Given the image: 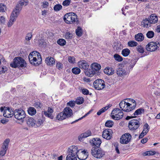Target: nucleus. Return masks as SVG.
<instances>
[{
    "label": "nucleus",
    "instance_id": "obj_1",
    "mask_svg": "<svg viewBox=\"0 0 160 160\" xmlns=\"http://www.w3.org/2000/svg\"><path fill=\"white\" fill-rule=\"evenodd\" d=\"M28 0H20L17 5L16 8L11 14L9 20L14 22L16 20L15 17H17L22 8L23 5L26 6L28 3Z\"/></svg>",
    "mask_w": 160,
    "mask_h": 160
},
{
    "label": "nucleus",
    "instance_id": "obj_2",
    "mask_svg": "<svg viewBox=\"0 0 160 160\" xmlns=\"http://www.w3.org/2000/svg\"><path fill=\"white\" fill-rule=\"evenodd\" d=\"M80 150H78L77 146H72L68 148L67 151L68 153L66 157V160H77V155Z\"/></svg>",
    "mask_w": 160,
    "mask_h": 160
},
{
    "label": "nucleus",
    "instance_id": "obj_3",
    "mask_svg": "<svg viewBox=\"0 0 160 160\" xmlns=\"http://www.w3.org/2000/svg\"><path fill=\"white\" fill-rule=\"evenodd\" d=\"M26 65L27 64L24 59L19 57H15L13 62L10 64V66L13 68L25 67Z\"/></svg>",
    "mask_w": 160,
    "mask_h": 160
},
{
    "label": "nucleus",
    "instance_id": "obj_4",
    "mask_svg": "<svg viewBox=\"0 0 160 160\" xmlns=\"http://www.w3.org/2000/svg\"><path fill=\"white\" fill-rule=\"evenodd\" d=\"M72 115V110L69 107L65 108L63 112H60L57 115L56 118L57 119L62 120L66 118L70 117Z\"/></svg>",
    "mask_w": 160,
    "mask_h": 160
},
{
    "label": "nucleus",
    "instance_id": "obj_5",
    "mask_svg": "<svg viewBox=\"0 0 160 160\" xmlns=\"http://www.w3.org/2000/svg\"><path fill=\"white\" fill-rule=\"evenodd\" d=\"M63 20L68 24H72L76 22V23H77L78 21L77 15L72 12L66 14L64 16Z\"/></svg>",
    "mask_w": 160,
    "mask_h": 160
},
{
    "label": "nucleus",
    "instance_id": "obj_6",
    "mask_svg": "<svg viewBox=\"0 0 160 160\" xmlns=\"http://www.w3.org/2000/svg\"><path fill=\"white\" fill-rule=\"evenodd\" d=\"M91 153L93 157L97 158H101L105 155V152L100 148H92Z\"/></svg>",
    "mask_w": 160,
    "mask_h": 160
},
{
    "label": "nucleus",
    "instance_id": "obj_7",
    "mask_svg": "<svg viewBox=\"0 0 160 160\" xmlns=\"http://www.w3.org/2000/svg\"><path fill=\"white\" fill-rule=\"evenodd\" d=\"M13 114L15 118L23 122V119L26 117V113L24 110L21 109H15L13 111Z\"/></svg>",
    "mask_w": 160,
    "mask_h": 160
},
{
    "label": "nucleus",
    "instance_id": "obj_8",
    "mask_svg": "<svg viewBox=\"0 0 160 160\" xmlns=\"http://www.w3.org/2000/svg\"><path fill=\"white\" fill-rule=\"evenodd\" d=\"M141 120L140 118H138L137 119H132L130 120L128 123V128L131 130H136L139 127L140 121Z\"/></svg>",
    "mask_w": 160,
    "mask_h": 160
},
{
    "label": "nucleus",
    "instance_id": "obj_9",
    "mask_svg": "<svg viewBox=\"0 0 160 160\" xmlns=\"http://www.w3.org/2000/svg\"><path fill=\"white\" fill-rule=\"evenodd\" d=\"M160 47V42L158 44L156 42H151L149 43L146 46V50L149 52H154L157 50L158 48Z\"/></svg>",
    "mask_w": 160,
    "mask_h": 160
},
{
    "label": "nucleus",
    "instance_id": "obj_10",
    "mask_svg": "<svg viewBox=\"0 0 160 160\" xmlns=\"http://www.w3.org/2000/svg\"><path fill=\"white\" fill-rule=\"evenodd\" d=\"M28 59L30 62L31 64L36 66L39 65L42 61L41 57H39V58L37 59L36 57H34L30 54L28 56Z\"/></svg>",
    "mask_w": 160,
    "mask_h": 160
},
{
    "label": "nucleus",
    "instance_id": "obj_11",
    "mask_svg": "<svg viewBox=\"0 0 160 160\" xmlns=\"http://www.w3.org/2000/svg\"><path fill=\"white\" fill-rule=\"evenodd\" d=\"M93 84L95 88L98 90H102L105 87L104 81L101 79L96 80L94 82Z\"/></svg>",
    "mask_w": 160,
    "mask_h": 160
},
{
    "label": "nucleus",
    "instance_id": "obj_12",
    "mask_svg": "<svg viewBox=\"0 0 160 160\" xmlns=\"http://www.w3.org/2000/svg\"><path fill=\"white\" fill-rule=\"evenodd\" d=\"M131 138V135L129 133H126L120 138V142L122 144H127L130 141Z\"/></svg>",
    "mask_w": 160,
    "mask_h": 160
},
{
    "label": "nucleus",
    "instance_id": "obj_13",
    "mask_svg": "<svg viewBox=\"0 0 160 160\" xmlns=\"http://www.w3.org/2000/svg\"><path fill=\"white\" fill-rule=\"evenodd\" d=\"M10 141L9 139H6L3 143V145L2 149L0 151V156H3L4 155L8 149V145Z\"/></svg>",
    "mask_w": 160,
    "mask_h": 160
},
{
    "label": "nucleus",
    "instance_id": "obj_14",
    "mask_svg": "<svg viewBox=\"0 0 160 160\" xmlns=\"http://www.w3.org/2000/svg\"><path fill=\"white\" fill-rule=\"evenodd\" d=\"M112 130L110 129H107L103 131L102 133V137L107 140H110L112 137Z\"/></svg>",
    "mask_w": 160,
    "mask_h": 160
},
{
    "label": "nucleus",
    "instance_id": "obj_15",
    "mask_svg": "<svg viewBox=\"0 0 160 160\" xmlns=\"http://www.w3.org/2000/svg\"><path fill=\"white\" fill-rule=\"evenodd\" d=\"M89 142L91 145L93 147L92 148H99L102 142L101 139L99 138H93L92 140L89 141Z\"/></svg>",
    "mask_w": 160,
    "mask_h": 160
},
{
    "label": "nucleus",
    "instance_id": "obj_16",
    "mask_svg": "<svg viewBox=\"0 0 160 160\" xmlns=\"http://www.w3.org/2000/svg\"><path fill=\"white\" fill-rule=\"evenodd\" d=\"M91 68L95 72L96 76L100 75V72L99 70L101 68V66L100 64L94 62L92 63L91 65Z\"/></svg>",
    "mask_w": 160,
    "mask_h": 160
},
{
    "label": "nucleus",
    "instance_id": "obj_17",
    "mask_svg": "<svg viewBox=\"0 0 160 160\" xmlns=\"http://www.w3.org/2000/svg\"><path fill=\"white\" fill-rule=\"evenodd\" d=\"M53 112V109L50 107H48L47 111H42V114L44 115L45 116L52 119L53 118V116L52 115V113Z\"/></svg>",
    "mask_w": 160,
    "mask_h": 160
},
{
    "label": "nucleus",
    "instance_id": "obj_18",
    "mask_svg": "<svg viewBox=\"0 0 160 160\" xmlns=\"http://www.w3.org/2000/svg\"><path fill=\"white\" fill-rule=\"evenodd\" d=\"M88 155V152H87V150H81L80 155L79 156L78 155H77V157L80 160H85L87 158Z\"/></svg>",
    "mask_w": 160,
    "mask_h": 160
},
{
    "label": "nucleus",
    "instance_id": "obj_19",
    "mask_svg": "<svg viewBox=\"0 0 160 160\" xmlns=\"http://www.w3.org/2000/svg\"><path fill=\"white\" fill-rule=\"evenodd\" d=\"M78 64L80 68L85 70L88 69L89 67L88 63L86 61L84 60H82L79 62Z\"/></svg>",
    "mask_w": 160,
    "mask_h": 160
},
{
    "label": "nucleus",
    "instance_id": "obj_20",
    "mask_svg": "<svg viewBox=\"0 0 160 160\" xmlns=\"http://www.w3.org/2000/svg\"><path fill=\"white\" fill-rule=\"evenodd\" d=\"M92 133L90 130H88L85 132L82 133L78 137V140L79 141H81L84 138H87L91 135Z\"/></svg>",
    "mask_w": 160,
    "mask_h": 160
},
{
    "label": "nucleus",
    "instance_id": "obj_21",
    "mask_svg": "<svg viewBox=\"0 0 160 160\" xmlns=\"http://www.w3.org/2000/svg\"><path fill=\"white\" fill-rule=\"evenodd\" d=\"M27 125L29 127H35L36 121L32 117H28L26 120Z\"/></svg>",
    "mask_w": 160,
    "mask_h": 160
},
{
    "label": "nucleus",
    "instance_id": "obj_22",
    "mask_svg": "<svg viewBox=\"0 0 160 160\" xmlns=\"http://www.w3.org/2000/svg\"><path fill=\"white\" fill-rule=\"evenodd\" d=\"M117 110H118L117 111H118V114L116 116L112 115V118L115 120H119L123 117V113L120 109H117Z\"/></svg>",
    "mask_w": 160,
    "mask_h": 160
},
{
    "label": "nucleus",
    "instance_id": "obj_23",
    "mask_svg": "<svg viewBox=\"0 0 160 160\" xmlns=\"http://www.w3.org/2000/svg\"><path fill=\"white\" fill-rule=\"evenodd\" d=\"M104 72L108 75H112L114 73V70L112 68L108 67L104 69Z\"/></svg>",
    "mask_w": 160,
    "mask_h": 160
},
{
    "label": "nucleus",
    "instance_id": "obj_24",
    "mask_svg": "<svg viewBox=\"0 0 160 160\" xmlns=\"http://www.w3.org/2000/svg\"><path fill=\"white\" fill-rule=\"evenodd\" d=\"M116 72L117 74L119 76H122L123 75H127L128 73L122 68H119L117 69L116 71Z\"/></svg>",
    "mask_w": 160,
    "mask_h": 160
},
{
    "label": "nucleus",
    "instance_id": "obj_25",
    "mask_svg": "<svg viewBox=\"0 0 160 160\" xmlns=\"http://www.w3.org/2000/svg\"><path fill=\"white\" fill-rule=\"evenodd\" d=\"M149 21L151 23H155L158 21L157 16L154 14H152L148 17Z\"/></svg>",
    "mask_w": 160,
    "mask_h": 160
},
{
    "label": "nucleus",
    "instance_id": "obj_26",
    "mask_svg": "<svg viewBox=\"0 0 160 160\" xmlns=\"http://www.w3.org/2000/svg\"><path fill=\"white\" fill-rule=\"evenodd\" d=\"M46 62L47 64L50 66H52L55 64V61L54 59L51 57H47L45 59Z\"/></svg>",
    "mask_w": 160,
    "mask_h": 160
},
{
    "label": "nucleus",
    "instance_id": "obj_27",
    "mask_svg": "<svg viewBox=\"0 0 160 160\" xmlns=\"http://www.w3.org/2000/svg\"><path fill=\"white\" fill-rule=\"evenodd\" d=\"M13 115V112L11 113V112L9 110L8 108L7 109H5L4 111L3 116L7 118L12 117Z\"/></svg>",
    "mask_w": 160,
    "mask_h": 160
},
{
    "label": "nucleus",
    "instance_id": "obj_28",
    "mask_svg": "<svg viewBox=\"0 0 160 160\" xmlns=\"http://www.w3.org/2000/svg\"><path fill=\"white\" fill-rule=\"evenodd\" d=\"M85 74L88 77H92L94 75L96 76L95 72L92 69H87L84 71Z\"/></svg>",
    "mask_w": 160,
    "mask_h": 160
},
{
    "label": "nucleus",
    "instance_id": "obj_29",
    "mask_svg": "<svg viewBox=\"0 0 160 160\" xmlns=\"http://www.w3.org/2000/svg\"><path fill=\"white\" fill-rule=\"evenodd\" d=\"M135 38L137 41L141 42L144 40V37L142 33H139L135 35Z\"/></svg>",
    "mask_w": 160,
    "mask_h": 160
},
{
    "label": "nucleus",
    "instance_id": "obj_30",
    "mask_svg": "<svg viewBox=\"0 0 160 160\" xmlns=\"http://www.w3.org/2000/svg\"><path fill=\"white\" fill-rule=\"evenodd\" d=\"M131 104H130L129 103H128L127 105H126V107H125V108H124L125 109H127V110H128V111H124L126 112H129L131 111L132 110H133L134 109V108L136 107V104H135V105H133L132 107L131 106Z\"/></svg>",
    "mask_w": 160,
    "mask_h": 160
},
{
    "label": "nucleus",
    "instance_id": "obj_31",
    "mask_svg": "<svg viewBox=\"0 0 160 160\" xmlns=\"http://www.w3.org/2000/svg\"><path fill=\"white\" fill-rule=\"evenodd\" d=\"M28 113L31 116L34 115L36 113L35 109L32 107L29 108L28 110Z\"/></svg>",
    "mask_w": 160,
    "mask_h": 160
},
{
    "label": "nucleus",
    "instance_id": "obj_32",
    "mask_svg": "<svg viewBox=\"0 0 160 160\" xmlns=\"http://www.w3.org/2000/svg\"><path fill=\"white\" fill-rule=\"evenodd\" d=\"M128 103V102H126L124 100H122L120 102L119 105L120 107L123 111H128V110L125 109L124 108Z\"/></svg>",
    "mask_w": 160,
    "mask_h": 160
},
{
    "label": "nucleus",
    "instance_id": "obj_33",
    "mask_svg": "<svg viewBox=\"0 0 160 160\" xmlns=\"http://www.w3.org/2000/svg\"><path fill=\"white\" fill-rule=\"evenodd\" d=\"M130 51L128 48L124 49L122 51V54L124 57L128 56L130 54Z\"/></svg>",
    "mask_w": 160,
    "mask_h": 160
},
{
    "label": "nucleus",
    "instance_id": "obj_34",
    "mask_svg": "<svg viewBox=\"0 0 160 160\" xmlns=\"http://www.w3.org/2000/svg\"><path fill=\"white\" fill-rule=\"evenodd\" d=\"M156 153V152L154 151H146L142 153V155L144 156H146L153 155Z\"/></svg>",
    "mask_w": 160,
    "mask_h": 160
},
{
    "label": "nucleus",
    "instance_id": "obj_35",
    "mask_svg": "<svg viewBox=\"0 0 160 160\" xmlns=\"http://www.w3.org/2000/svg\"><path fill=\"white\" fill-rule=\"evenodd\" d=\"M142 22L143 23L144 26L146 28H147L148 27H150L151 26V23H150L149 20L148 18V19H145L143 20Z\"/></svg>",
    "mask_w": 160,
    "mask_h": 160
},
{
    "label": "nucleus",
    "instance_id": "obj_36",
    "mask_svg": "<svg viewBox=\"0 0 160 160\" xmlns=\"http://www.w3.org/2000/svg\"><path fill=\"white\" fill-rule=\"evenodd\" d=\"M76 34L78 37L81 36L82 34V30L80 27H78L76 30Z\"/></svg>",
    "mask_w": 160,
    "mask_h": 160
},
{
    "label": "nucleus",
    "instance_id": "obj_37",
    "mask_svg": "<svg viewBox=\"0 0 160 160\" xmlns=\"http://www.w3.org/2000/svg\"><path fill=\"white\" fill-rule=\"evenodd\" d=\"M149 129L150 128L148 125L147 123H146L143 126V129L142 132L146 134L149 131Z\"/></svg>",
    "mask_w": 160,
    "mask_h": 160
},
{
    "label": "nucleus",
    "instance_id": "obj_38",
    "mask_svg": "<svg viewBox=\"0 0 160 160\" xmlns=\"http://www.w3.org/2000/svg\"><path fill=\"white\" fill-rule=\"evenodd\" d=\"M44 120L41 118L38 119L37 122H35V127H39L43 124Z\"/></svg>",
    "mask_w": 160,
    "mask_h": 160
},
{
    "label": "nucleus",
    "instance_id": "obj_39",
    "mask_svg": "<svg viewBox=\"0 0 160 160\" xmlns=\"http://www.w3.org/2000/svg\"><path fill=\"white\" fill-rule=\"evenodd\" d=\"M84 102V99L82 97H79L77 98L75 101L76 103L78 105L82 104Z\"/></svg>",
    "mask_w": 160,
    "mask_h": 160
},
{
    "label": "nucleus",
    "instance_id": "obj_40",
    "mask_svg": "<svg viewBox=\"0 0 160 160\" xmlns=\"http://www.w3.org/2000/svg\"><path fill=\"white\" fill-rule=\"evenodd\" d=\"M138 44V43L134 41H130L128 42V45L131 47L136 46Z\"/></svg>",
    "mask_w": 160,
    "mask_h": 160
},
{
    "label": "nucleus",
    "instance_id": "obj_41",
    "mask_svg": "<svg viewBox=\"0 0 160 160\" xmlns=\"http://www.w3.org/2000/svg\"><path fill=\"white\" fill-rule=\"evenodd\" d=\"M72 71L73 74H78L80 72L81 70L79 68L76 67L72 68Z\"/></svg>",
    "mask_w": 160,
    "mask_h": 160
},
{
    "label": "nucleus",
    "instance_id": "obj_42",
    "mask_svg": "<svg viewBox=\"0 0 160 160\" xmlns=\"http://www.w3.org/2000/svg\"><path fill=\"white\" fill-rule=\"evenodd\" d=\"M114 58L118 62H121L123 60L122 57L118 54H115L114 55Z\"/></svg>",
    "mask_w": 160,
    "mask_h": 160
},
{
    "label": "nucleus",
    "instance_id": "obj_43",
    "mask_svg": "<svg viewBox=\"0 0 160 160\" xmlns=\"http://www.w3.org/2000/svg\"><path fill=\"white\" fill-rule=\"evenodd\" d=\"M144 111V109L142 108H140L138 109L137 110L134 112L133 113L132 115H133V116H135L136 115H138L139 114H140L142 113V112H143Z\"/></svg>",
    "mask_w": 160,
    "mask_h": 160
},
{
    "label": "nucleus",
    "instance_id": "obj_44",
    "mask_svg": "<svg viewBox=\"0 0 160 160\" xmlns=\"http://www.w3.org/2000/svg\"><path fill=\"white\" fill-rule=\"evenodd\" d=\"M154 35V32L152 31H148L146 34V36L148 38H151L153 37Z\"/></svg>",
    "mask_w": 160,
    "mask_h": 160
},
{
    "label": "nucleus",
    "instance_id": "obj_45",
    "mask_svg": "<svg viewBox=\"0 0 160 160\" xmlns=\"http://www.w3.org/2000/svg\"><path fill=\"white\" fill-rule=\"evenodd\" d=\"M57 43L60 45L63 46L66 43V41L63 39H59L57 41Z\"/></svg>",
    "mask_w": 160,
    "mask_h": 160
},
{
    "label": "nucleus",
    "instance_id": "obj_46",
    "mask_svg": "<svg viewBox=\"0 0 160 160\" xmlns=\"http://www.w3.org/2000/svg\"><path fill=\"white\" fill-rule=\"evenodd\" d=\"M114 124L113 121L111 120H108L105 123V126L108 127H112Z\"/></svg>",
    "mask_w": 160,
    "mask_h": 160
},
{
    "label": "nucleus",
    "instance_id": "obj_47",
    "mask_svg": "<svg viewBox=\"0 0 160 160\" xmlns=\"http://www.w3.org/2000/svg\"><path fill=\"white\" fill-rule=\"evenodd\" d=\"M62 8V6L59 4H57L54 6L53 9L55 11H58Z\"/></svg>",
    "mask_w": 160,
    "mask_h": 160
},
{
    "label": "nucleus",
    "instance_id": "obj_48",
    "mask_svg": "<svg viewBox=\"0 0 160 160\" xmlns=\"http://www.w3.org/2000/svg\"><path fill=\"white\" fill-rule=\"evenodd\" d=\"M30 54L32 55L34 57H36L37 59L39 58V57H41L40 53L37 51H33L31 52Z\"/></svg>",
    "mask_w": 160,
    "mask_h": 160
},
{
    "label": "nucleus",
    "instance_id": "obj_49",
    "mask_svg": "<svg viewBox=\"0 0 160 160\" xmlns=\"http://www.w3.org/2000/svg\"><path fill=\"white\" fill-rule=\"evenodd\" d=\"M137 50L140 53H143L144 52L143 48L140 45L138 46L136 48Z\"/></svg>",
    "mask_w": 160,
    "mask_h": 160
},
{
    "label": "nucleus",
    "instance_id": "obj_50",
    "mask_svg": "<svg viewBox=\"0 0 160 160\" xmlns=\"http://www.w3.org/2000/svg\"><path fill=\"white\" fill-rule=\"evenodd\" d=\"M38 43L40 47L46 45V43L44 40L43 39L39 40L38 41Z\"/></svg>",
    "mask_w": 160,
    "mask_h": 160
},
{
    "label": "nucleus",
    "instance_id": "obj_51",
    "mask_svg": "<svg viewBox=\"0 0 160 160\" xmlns=\"http://www.w3.org/2000/svg\"><path fill=\"white\" fill-rule=\"evenodd\" d=\"M6 10V7L5 5L0 3V12H5Z\"/></svg>",
    "mask_w": 160,
    "mask_h": 160
},
{
    "label": "nucleus",
    "instance_id": "obj_52",
    "mask_svg": "<svg viewBox=\"0 0 160 160\" xmlns=\"http://www.w3.org/2000/svg\"><path fill=\"white\" fill-rule=\"evenodd\" d=\"M34 106L36 108H41L43 106V104L40 102H37L34 103Z\"/></svg>",
    "mask_w": 160,
    "mask_h": 160
},
{
    "label": "nucleus",
    "instance_id": "obj_53",
    "mask_svg": "<svg viewBox=\"0 0 160 160\" xmlns=\"http://www.w3.org/2000/svg\"><path fill=\"white\" fill-rule=\"evenodd\" d=\"M7 70V68L5 66L0 67V74L4 73Z\"/></svg>",
    "mask_w": 160,
    "mask_h": 160
},
{
    "label": "nucleus",
    "instance_id": "obj_54",
    "mask_svg": "<svg viewBox=\"0 0 160 160\" xmlns=\"http://www.w3.org/2000/svg\"><path fill=\"white\" fill-rule=\"evenodd\" d=\"M32 32H29L26 34L25 37V40L26 41H29L32 38Z\"/></svg>",
    "mask_w": 160,
    "mask_h": 160
},
{
    "label": "nucleus",
    "instance_id": "obj_55",
    "mask_svg": "<svg viewBox=\"0 0 160 160\" xmlns=\"http://www.w3.org/2000/svg\"><path fill=\"white\" fill-rule=\"evenodd\" d=\"M71 2V0H65L62 2V4L63 6L67 7L69 6Z\"/></svg>",
    "mask_w": 160,
    "mask_h": 160
},
{
    "label": "nucleus",
    "instance_id": "obj_56",
    "mask_svg": "<svg viewBox=\"0 0 160 160\" xmlns=\"http://www.w3.org/2000/svg\"><path fill=\"white\" fill-rule=\"evenodd\" d=\"M65 36L66 39H71L72 38L73 35L72 33L68 32L66 33Z\"/></svg>",
    "mask_w": 160,
    "mask_h": 160
},
{
    "label": "nucleus",
    "instance_id": "obj_57",
    "mask_svg": "<svg viewBox=\"0 0 160 160\" xmlns=\"http://www.w3.org/2000/svg\"><path fill=\"white\" fill-rule=\"evenodd\" d=\"M137 61L135 60H132L130 63H129V66L131 67V68H132L136 64Z\"/></svg>",
    "mask_w": 160,
    "mask_h": 160
},
{
    "label": "nucleus",
    "instance_id": "obj_58",
    "mask_svg": "<svg viewBox=\"0 0 160 160\" xmlns=\"http://www.w3.org/2000/svg\"><path fill=\"white\" fill-rule=\"evenodd\" d=\"M56 67L58 69L60 70L63 67V64L59 62H56Z\"/></svg>",
    "mask_w": 160,
    "mask_h": 160
},
{
    "label": "nucleus",
    "instance_id": "obj_59",
    "mask_svg": "<svg viewBox=\"0 0 160 160\" xmlns=\"http://www.w3.org/2000/svg\"><path fill=\"white\" fill-rule=\"evenodd\" d=\"M117 109H119L118 108H116L115 109H113L111 113V116L112 118V116H116L117 115V114H118V111H117L118 110H117Z\"/></svg>",
    "mask_w": 160,
    "mask_h": 160
},
{
    "label": "nucleus",
    "instance_id": "obj_60",
    "mask_svg": "<svg viewBox=\"0 0 160 160\" xmlns=\"http://www.w3.org/2000/svg\"><path fill=\"white\" fill-rule=\"evenodd\" d=\"M90 111H89L88 112V113H86L84 116H82V117L81 118H80L79 119H77V120H76L75 121L72 122L71 123L72 124H73L75 122H77L78 121H79V120H80L81 119H82L83 118H85V117H86L88 114H89L90 113Z\"/></svg>",
    "mask_w": 160,
    "mask_h": 160
},
{
    "label": "nucleus",
    "instance_id": "obj_61",
    "mask_svg": "<svg viewBox=\"0 0 160 160\" xmlns=\"http://www.w3.org/2000/svg\"><path fill=\"white\" fill-rule=\"evenodd\" d=\"M75 101H69L67 103V105L71 107H73L75 105Z\"/></svg>",
    "mask_w": 160,
    "mask_h": 160
},
{
    "label": "nucleus",
    "instance_id": "obj_62",
    "mask_svg": "<svg viewBox=\"0 0 160 160\" xmlns=\"http://www.w3.org/2000/svg\"><path fill=\"white\" fill-rule=\"evenodd\" d=\"M68 60L70 63H74V62L75 58L73 57L70 56L68 57Z\"/></svg>",
    "mask_w": 160,
    "mask_h": 160
},
{
    "label": "nucleus",
    "instance_id": "obj_63",
    "mask_svg": "<svg viewBox=\"0 0 160 160\" xmlns=\"http://www.w3.org/2000/svg\"><path fill=\"white\" fill-rule=\"evenodd\" d=\"M82 93L84 95H88L89 94V91L87 89L83 88L82 90Z\"/></svg>",
    "mask_w": 160,
    "mask_h": 160
},
{
    "label": "nucleus",
    "instance_id": "obj_64",
    "mask_svg": "<svg viewBox=\"0 0 160 160\" xmlns=\"http://www.w3.org/2000/svg\"><path fill=\"white\" fill-rule=\"evenodd\" d=\"M0 23L2 24L5 23V18L4 17L2 16L0 17Z\"/></svg>",
    "mask_w": 160,
    "mask_h": 160
}]
</instances>
